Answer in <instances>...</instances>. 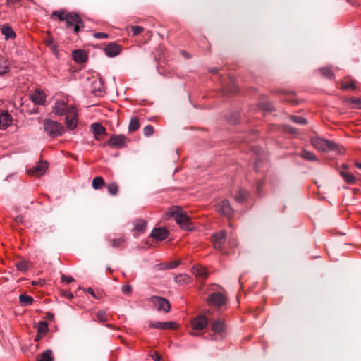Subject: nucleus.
Segmentation results:
<instances>
[{
	"instance_id": "f257e3e1",
	"label": "nucleus",
	"mask_w": 361,
	"mask_h": 361,
	"mask_svg": "<svg viewBox=\"0 0 361 361\" xmlns=\"http://www.w3.org/2000/svg\"><path fill=\"white\" fill-rule=\"evenodd\" d=\"M54 112L60 116L66 114V124L69 130H73L78 126V114L74 106L68 105L64 102H56Z\"/></svg>"
},
{
	"instance_id": "f03ea898",
	"label": "nucleus",
	"mask_w": 361,
	"mask_h": 361,
	"mask_svg": "<svg viewBox=\"0 0 361 361\" xmlns=\"http://www.w3.org/2000/svg\"><path fill=\"white\" fill-rule=\"evenodd\" d=\"M170 216L174 219L182 229L192 231L194 228L190 217L180 207H173L171 209Z\"/></svg>"
},
{
	"instance_id": "7ed1b4c3",
	"label": "nucleus",
	"mask_w": 361,
	"mask_h": 361,
	"mask_svg": "<svg viewBox=\"0 0 361 361\" xmlns=\"http://www.w3.org/2000/svg\"><path fill=\"white\" fill-rule=\"evenodd\" d=\"M44 129L47 134L51 137L60 136L64 131L63 127L61 123L52 120L44 121Z\"/></svg>"
},
{
	"instance_id": "20e7f679",
	"label": "nucleus",
	"mask_w": 361,
	"mask_h": 361,
	"mask_svg": "<svg viewBox=\"0 0 361 361\" xmlns=\"http://www.w3.org/2000/svg\"><path fill=\"white\" fill-rule=\"evenodd\" d=\"M312 145L315 149L322 152H329L336 147V144L322 137H314L311 140Z\"/></svg>"
},
{
	"instance_id": "39448f33",
	"label": "nucleus",
	"mask_w": 361,
	"mask_h": 361,
	"mask_svg": "<svg viewBox=\"0 0 361 361\" xmlns=\"http://www.w3.org/2000/svg\"><path fill=\"white\" fill-rule=\"evenodd\" d=\"M149 300L156 306L157 310L159 312H169L171 310V305L167 299L160 296H152Z\"/></svg>"
},
{
	"instance_id": "423d86ee",
	"label": "nucleus",
	"mask_w": 361,
	"mask_h": 361,
	"mask_svg": "<svg viewBox=\"0 0 361 361\" xmlns=\"http://www.w3.org/2000/svg\"><path fill=\"white\" fill-rule=\"evenodd\" d=\"M226 231L222 230L212 235V240L216 250H221L224 247L226 240Z\"/></svg>"
},
{
	"instance_id": "0eeeda50",
	"label": "nucleus",
	"mask_w": 361,
	"mask_h": 361,
	"mask_svg": "<svg viewBox=\"0 0 361 361\" xmlns=\"http://www.w3.org/2000/svg\"><path fill=\"white\" fill-rule=\"evenodd\" d=\"M207 300L209 304L221 307L226 304L227 299L223 293L217 292L209 295Z\"/></svg>"
},
{
	"instance_id": "6e6552de",
	"label": "nucleus",
	"mask_w": 361,
	"mask_h": 361,
	"mask_svg": "<svg viewBox=\"0 0 361 361\" xmlns=\"http://www.w3.org/2000/svg\"><path fill=\"white\" fill-rule=\"evenodd\" d=\"M126 136L123 135H112L106 143L110 147L121 148L126 145Z\"/></svg>"
},
{
	"instance_id": "1a4fd4ad",
	"label": "nucleus",
	"mask_w": 361,
	"mask_h": 361,
	"mask_svg": "<svg viewBox=\"0 0 361 361\" xmlns=\"http://www.w3.org/2000/svg\"><path fill=\"white\" fill-rule=\"evenodd\" d=\"M216 210L228 217H229L233 213V209L231 207L229 202L226 200L221 201L219 204L216 206Z\"/></svg>"
},
{
	"instance_id": "9d476101",
	"label": "nucleus",
	"mask_w": 361,
	"mask_h": 361,
	"mask_svg": "<svg viewBox=\"0 0 361 361\" xmlns=\"http://www.w3.org/2000/svg\"><path fill=\"white\" fill-rule=\"evenodd\" d=\"M66 23L67 27H71L77 23H81L82 27H84V23L80 16L74 12L68 13L66 15Z\"/></svg>"
},
{
	"instance_id": "9b49d317",
	"label": "nucleus",
	"mask_w": 361,
	"mask_h": 361,
	"mask_svg": "<svg viewBox=\"0 0 361 361\" xmlns=\"http://www.w3.org/2000/svg\"><path fill=\"white\" fill-rule=\"evenodd\" d=\"M121 51V46L114 42L109 43L104 48L105 54L109 57H115L118 56Z\"/></svg>"
},
{
	"instance_id": "f8f14e48",
	"label": "nucleus",
	"mask_w": 361,
	"mask_h": 361,
	"mask_svg": "<svg viewBox=\"0 0 361 361\" xmlns=\"http://www.w3.org/2000/svg\"><path fill=\"white\" fill-rule=\"evenodd\" d=\"M207 323L206 317L200 315L192 320L191 325L194 330H202L207 326Z\"/></svg>"
},
{
	"instance_id": "ddd939ff",
	"label": "nucleus",
	"mask_w": 361,
	"mask_h": 361,
	"mask_svg": "<svg viewBox=\"0 0 361 361\" xmlns=\"http://www.w3.org/2000/svg\"><path fill=\"white\" fill-rule=\"evenodd\" d=\"M169 235V232L165 228H156L151 232L150 236L157 240H164Z\"/></svg>"
},
{
	"instance_id": "4468645a",
	"label": "nucleus",
	"mask_w": 361,
	"mask_h": 361,
	"mask_svg": "<svg viewBox=\"0 0 361 361\" xmlns=\"http://www.w3.org/2000/svg\"><path fill=\"white\" fill-rule=\"evenodd\" d=\"M149 327L157 329H175L176 324L173 322H152L149 323Z\"/></svg>"
},
{
	"instance_id": "2eb2a0df",
	"label": "nucleus",
	"mask_w": 361,
	"mask_h": 361,
	"mask_svg": "<svg viewBox=\"0 0 361 361\" xmlns=\"http://www.w3.org/2000/svg\"><path fill=\"white\" fill-rule=\"evenodd\" d=\"M48 168V164L46 161H40L37 165L29 171L32 175L39 176L43 175Z\"/></svg>"
},
{
	"instance_id": "dca6fc26",
	"label": "nucleus",
	"mask_w": 361,
	"mask_h": 361,
	"mask_svg": "<svg viewBox=\"0 0 361 361\" xmlns=\"http://www.w3.org/2000/svg\"><path fill=\"white\" fill-rule=\"evenodd\" d=\"M72 56L75 61L79 63H83L87 61V53L81 49L74 50L72 52Z\"/></svg>"
},
{
	"instance_id": "f3484780",
	"label": "nucleus",
	"mask_w": 361,
	"mask_h": 361,
	"mask_svg": "<svg viewBox=\"0 0 361 361\" xmlns=\"http://www.w3.org/2000/svg\"><path fill=\"white\" fill-rule=\"evenodd\" d=\"M11 117L8 112H0V128L6 129L11 124Z\"/></svg>"
},
{
	"instance_id": "a211bd4d",
	"label": "nucleus",
	"mask_w": 361,
	"mask_h": 361,
	"mask_svg": "<svg viewBox=\"0 0 361 361\" xmlns=\"http://www.w3.org/2000/svg\"><path fill=\"white\" fill-rule=\"evenodd\" d=\"M91 129L94 134L96 140H99V136L105 134L106 128L99 123H94L91 125Z\"/></svg>"
},
{
	"instance_id": "6ab92c4d",
	"label": "nucleus",
	"mask_w": 361,
	"mask_h": 361,
	"mask_svg": "<svg viewBox=\"0 0 361 361\" xmlns=\"http://www.w3.org/2000/svg\"><path fill=\"white\" fill-rule=\"evenodd\" d=\"M32 101L36 104H42L45 102L44 92H33L30 96Z\"/></svg>"
},
{
	"instance_id": "aec40b11",
	"label": "nucleus",
	"mask_w": 361,
	"mask_h": 361,
	"mask_svg": "<svg viewBox=\"0 0 361 361\" xmlns=\"http://www.w3.org/2000/svg\"><path fill=\"white\" fill-rule=\"evenodd\" d=\"M192 271L196 276L202 279H206L208 276V272L205 267L200 265L194 266Z\"/></svg>"
},
{
	"instance_id": "412c9836",
	"label": "nucleus",
	"mask_w": 361,
	"mask_h": 361,
	"mask_svg": "<svg viewBox=\"0 0 361 361\" xmlns=\"http://www.w3.org/2000/svg\"><path fill=\"white\" fill-rule=\"evenodd\" d=\"M147 227V223L142 219H137L134 221L133 231L138 234L142 233Z\"/></svg>"
},
{
	"instance_id": "4be33fe9",
	"label": "nucleus",
	"mask_w": 361,
	"mask_h": 361,
	"mask_svg": "<svg viewBox=\"0 0 361 361\" xmlns=\"http://www.w3.org/2000/svg\"><path fill=\"white\" fill-rule=\"evenodd\" d=\"M340 176L345 180L348 184H355L356 183V177L351 173L343 171H340Z\"/></svg>"
},
{
	"instance_id": "5701e85b",
	"label": "nucleus",
	"mask_w": 361,
	"mask_h": 361,
	"mask_svg": "<svg viewBox=\"0 0 361 361\" xmlns=\"http://www.w3.org/2000/svg\"><path fill=\"white\" fill-rule=\"evenodd\" d=\"M319 71L322 76L327 79L335 78V75L333 73V71L330 67H322L319 69Z\"/></svg>"
},
{
	"instance_id": "b1692460",
	"label": "nucleus",
	"mask_w": 361,
	"mask_h": 361,
	"mask_svg": "<svg viewBox=\"0 0 361 361\" xmlns=\"http://www.w3.org/2000/svg\"><path fill=\"white\" fill-rule=\"evenodd\" d=\"M174 281L179 284H187L190 282V276L185 274H181L175 276Z\"/></svg>"
},
{
	"instance_id": "393cba45",
	"label": "nucleus",
	"mask_w": 361,
	"mask_h": 361,
	"mask_svg": "<svg viewBox=\"0 0 361 361\" xmlns=\"http://www.w3.org/2000/svg\"><path fill=\"white\" fill-rule=\"evenodd\" d=\"M212 331L214 333H219L221 334L222 331H224L225 329V324L224 322L220 320H218L216 322H214L212 324Z\"/></svg>"
},
{
	"instance_id": "a878e982",
	"label": "nucleus",
	"mask_w": 361,
	"mask_h": 361,
	"mask_svg": "<svg viewBox=\"0 0 361 361\" xmlns=\"http://www.w3.org/2000/svg\"><path fill=\"white\" fill-rule=\"evenodd\" d=\"M44 42L47 47L50 48V49L54 52L56 53L57 51V44L54 42V38L50 35H48L47 38L44 39Z\"/></svg>"
},
{
	"instance_id": "bb28decb",
	"label": "nucleus",
	"mask_w": 361,
	"mask_h": 361,
	"mask_svg": "<svg viewBox=\"0 0 361 361\" xmlns=\"http://www.w3.org/2000/svg\"><path fill=\"white\" fill-rule=\"evenodd\" d=\"M37 361H54L52 351L51 350H45L39 356Z\"/></svg>"
},
{
	"instance_id": "cd10ccee",
	"label": "nucleus",
	"mask_w": 361,
	"mask_h": 361,
	"mask_svg": "<svg viewBox=\"0 0 361 361\" xmlns=\"http://www.w3.org/2000/svg\"><path fill=\"white\" fill-rule=\"evenodd\" d=\"M1 33L5 36L6 39H12L16 37V34L11 27L8 26H3L1 27Z\"/></svg>"
},
{
	"instance_id": "c85d7f7f",
	"label": "nucleus",
	"mask_w": 361,
	"mask_h": 361,
	"mask_svg": "<svg viewBox=\"0 0 361 361\" xmlns=\"http://www.w3.org/2000/svg\"><path fill=\"white\" fill-rule=\"evenodd\" d=\"M126 242L123 236H120L117 238H114L110 240L111 246L113 247L118 248L121 247Z\"/></svg>"
},
{
	"instance_id": "c756f323",
	"label": "nucleus",
	"mask_w": 361,
	"mask_h": 361,
	"mask_svg": "<svg viewBox=\"0 0 361 361\" xmlns=\"http://www.w3.org/2000/svg\"><path fill=\"white\" fill-rule=\"evenodd\" d=\"M33 298L30 295H20L19 296V301L23 306L31 305L33 302Z\"/></svg>"
},
{
	"instance_id": "7c9ffc66",
	"label": "nucleus",
	"mask_w": 361,
	"mask_h": 361,
	"mask_svg": "<svg viewBox=\"0 0 361 361\" xmlns=\"http://www.w3.org/2000/svg\"><path fill=\"white\" fill-rule=\"evenodd\" d=\"M104 184V180L102 177L97 176L93 178L92 185L95 190L100 189Z\"/></svg>"
},
{
	"instance_id": "2f4dec72",
	"label": "nucleus",
	"mask_w": 361,
	"mask_h": 361,
	"mask_svg": "<svg viewBox=\"0 0 361 361\" xmlns=\"http://www.w3.org/2000/svg\"><path fill=\"white\" fill-rule=\"evenodd\" d=\"M247 196H248V193L246 190H245L243 189H239L238 191L237 192L236 195H235V200L237 202H243L245 200H246Z\"/></svg>"
},
{
	"instance_id": "473e14b6",
	"label": "nucleus",
	"mask_w": 361,
	"mask_h": 361,
	"mask_svg": "<svg viewBox=\"0 0 361 361\" xmlns=\"http://www.w3.org/2000/svg\"><path fill=\"white\" fill-rule=\"evenodd\" d=\"M140 127V123L137 118H132L130 121V123L128 126V130L130 132H134L137 130Z\"/></svg>"
},
{
	"instance_id": "72a5a7b5",
	"label": "nucleus",
	"mask_w": 361,
	"mask_h": 361,
	"mask_svg": "<svg viewBox=\"0 0 361 361\" xmlns=\"http://www.w3.org/2000/svg\"><path fill=\"white\" fill-rule=\"evenodd\" d=\"M48 331V324L47 322L41 321L37 324V333L45 334Z\"/></svg>"
},
{
	"instance_id": "f704fd0d",
	"label": "nucleus",
	"mask_w": 361,
	"mask_h": 361,
	"mask_svg": "<svg viewBox=\"0 0 361 361\" xmlns=\"http://www.w3.org/2000/svg\"><path fill=\"white\" fill-rule=\"evenodd\" d=\"M349 102L353 108L361 109V98L351 97L349 99Z\"/></svg>"
},
{
	"instance_id": "c9c22d12",
	"label": "nucleus",
	"mask_w": 361,
	"mask_h": 361,
	"mask_svg": "<svg viewBox=\"0 0 361 361\" xmlns=\"http://www.w3.org/2000/svg\"><path fill=\"white\" fill-rule=\"evenodd\" d=\"M108 192L111 195H116L118 192V186L116 183H111L107 186Z\"/></svg>"
},
{
	"instance_id": "e433bc0d",
	"label": "nucleus",
	"mask_w": 361,
	"mask_h": 361,
	"mask_svg": "<svg viewBox=\"0 0 361 361\" xmlns=\"http://www.w3.org/2000/svg\"><path fill=\"white\" fill-rule=\"evenodd\" d=\"M96 315L99 322H105L108 321V315L104 310H99Z\"/></svg>"
},
{
	"instance_id": "4c0bfd02",
	"label": "nucleus",
	"mask_w": 361,
	"mask_h": 361,
	"mask_svg": "<svg viewBox=\"0 0 361 361\" xmlns=\"http://www.w3.org/2000/svg\"><path fill=\"white\" fill-rule=\"evenodd\" d=\"M301 156L302 158L308 161H314L316 159L315 155L312 152L307 150L302 151Z\"/></svg>"
},
{
	"instance_id": "58836bf2",
	"label": "nucleus",
	"mask_w": 361,
	"mask_h": 361,
	"mask_svg": "<svg viewBox=\"0 0 361 361\" xmlns=\"http://www.w3.org/2000/svg\"><path fill=\"white\" fill-rule=\"evenodd\" d=\"M341 85H342V88L343 90H346V89H360V87H357L356 85V84L354 82H342L341 83Z\"/></svg>"
},
{
	"instance_id": "ea45409f",
	"label": "nucleus",
	"mask_w": 361,
	"mask_h": 361,
	"mask_svg": "<svg viewBox=\"0 0 361 361\" xmlns=\"http://www.w3.org/2000/svg\"><path fill=\"white\" fill-rule=\"evenodd\" d=\"M290 120L298 124L303 125L307 123V120L305 118L300 116H291Z\"/></svg>"
},
{
	"instance_id": "a19ab883",
	"label": "nucleus",
	"mask_w": 361,
	"mask_h": 361,
	"mask_svg": "<svg viewBox=\"0 0 361 361\" xmlns=\"http://www.w3.org/2000/svg\"><path fill=\"white\" fill-rule=\"evenodd\" d=\"M66 13L62 11H55L51 14V18L53 16L58 17L59 20L61 21H66Z\"/></svg>"
},
{
	"instance_id": "79ce46f5",
	"label": "nucleus",
	"mask_w": 361,
	"mask_h": 361,
	"mask_svg": "<svg viewBox=\"0 0 361 361\" xmlns=\"http://www.w3.org/2000/svg\"><path fill=\"white\" fill-rule=\"evenodd\" d=\"M143 133L146 137L151 136L154 133V128L151 125L145 126Z\"/></svg>"
},
{
	"instance_id": "37998d69",
	"label": "nucleus",
	"mask_w": 361,
	"mask_h": 361,
	"mask_svg": "<svg viewBox=\"0 0 361 361\" xmlns=\"http://www.w3.org/2000/svg\"><path fill=\"white\" fill-rule=\"evenodd\" d=\"M17 269L20 271H24L28 268L27 262L25 261H20L17 264Z\"/></svg>"
},
{
	"instance_id": "c03bdc74",
	"label": "nucleus",
	"mask_w": 361,
	"mask_h": 361,
	"mask_svg": "<svg viewBox=\"0 0 361 361\" xmlns=\"http://www.w3.org/2000/svg\"><path fill=\"white\" fill-rule=\"evenodd\" d=\"M262 108L268 112H271L274 111V107L271 103H264L262 104Z\"/></svg>"
},
{
	"instance_id": "a18cd8bd",
	"label": "nucleus",
	"mask_w": 361,
	"mask_h": 361,
	"mask_svg": "<svg viewBox=\"0 0 361 361\" xmlns=\"http://www.w3.org/2000/svg\"><path fill=\"white\" fill-rule=\"evenodd\" d=\"M131 30L133 35L136 36L140 34L143 31V27L140 26H133L131 27Z\"/></svg>"
},
{
	"instance_id": "49530a36",
	"label": "nucleus",
	"mask_w": 361,
	"mask_h": 361,
	"mask_svg": "<svg viewBox=\"0 0 361 361\" xmlns=\"http://www.w3.org/2000/svg\"><path fill=\"white\" fill-rule=\"evenodd\" d=\"M94 37L97 39H106L109 37V35L104 32H95Z\"/></svg>"
},
{
	"instance_id": "de8ad7c7",
	"label": "nucleus",
	"mask_w": 361,
	"mask_h": 361,
	"mask_svg": "<svg viewBox=\"0 0 361 361\" xmlns=\"http://www.w3.org/2000/svg\"><path fill=\"white\" fill-rule=\"evenodd\" d=\"M61 279L62 281H66V283H69L74 281L73 278L71 276H66L65 274H62Z\"/></svg>"
},
{
	"instance_id": "09e8293b",
	"label": "nucleus",
	"mask_w": 361,
	"mask_h": 361,
	"mask_svg": "<svg viewBox=\"0 0 361 361\" xmlns=\"http://www.w3.org/2000/svg\"><path fill=\"white\" fill-rule=\"evenodd\" d=\"M180 264L179 261L171 262L166 264V268L171 269L177 267Z\"/></svg>"
},
{
	"instance_id": "8fccbe9b",
	"label": "nucleus",
	"mask_w": 361,
	"mask_h": 361,
	"mask_svg": "<svg viewBox=\"0 0 361 361\" xmlns=\"http://www.w3.org/2000/svg\"><path fill=\"white\" fill-rule=\"evenodd\" d=\"M122 292L124 294H128L131 292V286L130 285H124L122 286Z\"/></svg>"
},
{
	"instance_id": "3c124183",
	"label": "nucleus",
	"mask_w": 361,
	"mask_h": 361,
	"mask_svg": "<svg viewBox=\"0 0 361 361\" xmlns=\"http://www.w3.org/2000/svg\"><path fill=\"white\" fill-rule=\"evenodd\" d=\"M32 284L34 286H42L45 284V281L44 279H38L37 281H33Z\"/></svg>"
},
{
	"instance_id": "603ef678",
	"label": "nucleus",
	"mask_w": 361,
	"mask_h": 361,
	"mask_svg": "<svg viewBox=\"0 0 361 361\" xmlns=\"http://www.w3.org/2000/svg\"><path fill=\"white\" fill-rule=\"evenodd\" d=\"M83 27H82L81 23H77L76 25H74L73 32L77 34Z\"/></svg>"
},
{
	"instance_id": "864d4df0",
	"label": "nucleus",
	"mask_w": 361,
	"mask_h": 361,
	"mask_svg": "<svg viewBox=\"0 0 361 361\" xmlns=\"http://www.w3.org/2000/svg\"><path fill=\"white\" fill-rule=\"evenodd\" d=\"M85 291L92 295L94 298H97V296L96 295L94 290L92 288H87Z\"/></svg>"
},
{
	"instance_id": "5fc2aeb1",
	"label": "nucleus",
	"mask_w": 361,
	"mask_h": 361,
	"mask_svg": "<svg viewBox=\"0 0 361 361\" xmlns=\"http://www.w3.org/2000/svg\"><path fill=\"white\" fill-rule=\"evenodd\" d=\"M228 244L231 247H236L238 245L235 239H231L228 242Z\"/></svg>"
},
{
	"instance_id": "6e6d98bb",
	"label": "nucleus",
	"mask_w": 361,
	"mask_h": 361,
	"mask_svg": "<svg viewBox=\"0 0 361 361\" xmlns=\"http://www.w3.org/2000/svg\"><path fill=\"white\" fill-rule=\"evenodd\" d=\"M152 358H153V360H154V361H161V356H160L158 353H155L154 355H152Z\"/></svg>"
},
{
	"instance_id": "4d7b16f0",
	"label": "nucleus",
	"mask_w": 361,
	"mask_h": 361,
	"mask_svg": "<svg viewBox=\"0 0 361 361\" xmlns=\"http://www.w3.org/2000/svg\"><path fill=\"white\" fill-rule=\"evenodd\" d=\"M181 53L185 59H190L191 58V56L190 55V54H188L185 51H182Z\"/></svg>"
},
{
	"instance_id": "13d9d810",
	"label": "nucleus",
	"mask_w": 361,
	"mask_h": 361,
	"mask_svg": "<svg viewBox=\"0 0 361 361\" xmlns=\"http://www.w3.org/2000/svg\"><path fill=\"white\" fill-rule=\"evenodd\" d=\"M209 71L213 74H217L219 73V69L217 68H211L209 69Z\"/></svg>"
},
{
	"instance_id": "bf43d9fd",
	"label": "nucleus",
	"mask_w": 361,
	"mask_h": 361,
	"mask_svg": "<svg viewBox=\"0 0 361 361\" xmlns=\"http://www.w3.org/2000/svg\"><path fill=\"white\" fill-rule=\"evenodd\" d=\"M263 183H264L263 180H261L257 183V192L259 194L260 192V188H261L262 185H263Z\"/></svg>"
},
{
	"instance_id": "052dcab7",
	"label": "nucleus",
	"mask_w": 361,
	"mask_h": 361,
	"mask_svg": "<svg viewBox=\"0 0 361 361\" xmlns=\"http://www.w3.org/2000/svg\"><path fill=\"white\" fill-rule=\"evenodd\" d=\"M8 72V67L5 66L3 67V71H0V74H4Z\"/></svg>"
},
{
	"instance_id": "680f3d73",
	"label": "nucleus",
	"mask_w": 361,
	"mask_h": 361,
	"mask_svg": "<svg viewBox=\"0 0 361 361\" xmlns=\"http://www.w3.org/2000/svg\"><path fill=\"white\" fill-rule=\"evenodd\" d=\"M19 0H7V3L8 4H14L17 2H18Z\"/></svg>"
},
{
	"instance_id": "e2e57ef3",
	"label": "nucleus",
	"mask_w": 361,
	"mask_h": 361,
	"mask_svg": "<svg viewBox=\"0 0 361 361\" xmlns=\"http://www.w3.org/2000/svg\"><path fill=\"white\" fill-rule=\"evenodd\" d=\"M103 92H101V91H99V92H94V93H97V94H95L96 96L97 97H102L103 94H102Z\"/></svg>"
},
{
	"instance_id": "0e129e2a",
	"label": "nucleus",
	"mask_w": 361,
	"mask_h": 361,
	"mask_svg": "<svg viewBox=\"0 0 361 361\" xmlns=\"http://www.w3.org/2000/svg\"><path fill=\"white\" fill-rule=\"evenodd\" d=\"M40 338H41V335H40V334H38V333H37V335H36V336H35V341H38V340H39Z\"/></svg>"
},
{
	"instance_id": "69168bd1",
	"label": "nucleus",
	"mask_w": 361,
	"mask_h": 361,
	"mask_svg": "<svg viewBox=\"0 0 361 361\" xmlns=\"http://www.w3.org/2000/svg\"><path fill=\"white\" fill-rule=\"evenodd\" d=\"M67 296L68 298L71 299L73 298V294L71 293H68Z\"/></svg>"
},
{
	"instance_id": "338daca9",
	"label": "nucleus",
	"mask_w": 361,
	"mask_h": 361,
	"mask_svg": "<svg viewBox=\"0 0 361 361\" xmlns=\"http://www.w3.org/2000/svg\"><path fill=\"white\" fill-rule=\"evenodd\" d=\"M355 166H356L358 169H361V163L356 162V163H355Z\"/></svg>"
},
{
	"instance_id": "774afa93",
	"label": "nucleus",
	"mask_w": 361,
	"mask_h": 361,
	"mask_svg": "<svg viewBox=\"0 0 361 361\" xmlns=\"http://www.w3.org/2000/svg\"><path fill=\"white\" fill-rule=\"evenodd\" d=\"M342 168L343 169H348V166L346 164H342Z\"/></svg>"
}]
</instances>
